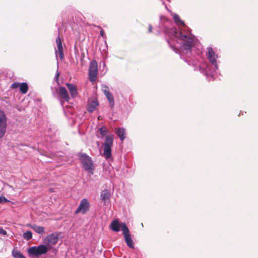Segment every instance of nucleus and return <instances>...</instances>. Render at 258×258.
<instances>
[{"mask_svg":"<svg viewBox=\"0 0 258 258\" xmlns=\"http://www.w3.org/2000/svg\"><path fill=\"white\" fill-rule=\"evenodd\" d=\"M171 14L174 21L178 26L179 30L176 28L167 29L166 33L169 37L168 43L176 52H179L181 56L189 57L191 53V47L193 43V38L189 34L185 32L186 26L179 16L175 13Z\"/></svg>","mask_w":258,"mask_h":258,"instance_id":"f257e3e1","label":"nucleus"},{"mask_svg":"<svg viewBox=\"0 0 258 258\" xmlns=\"http://www.w3.org/2000/svg\"><path fill=\"white\" fill-rule=\"evenodd\" d=\"M99 133L101 136V138L105 137L104 143L103 144V152L102 156L106 159H109L112 157L111 149L113 146L114 135L112 134L108 135L109 131L104 126L99 128Z\"/></svg>","mask_w":258,"mask_h":258,"instance_id":"f03ea898","label":"nucleus"},{"mask_svg":"<svg viewBox=\"0 0 258 258\" xmlns=\"http://www.w3.org/2000/svg\"><path fill=\"white\" fill-rule=\"evenodd\" d=\"M208 58L214 68V72L211 71L210 68L207 65L206 63H203L200 66V70L204 73L206 75H210L212 77L214 76V72L216 73V70L218 69V65L217 63V58L218 56L215 54L212 47L208 48Z\"/></svg>","mask_w":258,"mask_h":258,"instance_id":"7ed1b4c3","label":"nucleus"},{"mask_svg":"<svg viewBox=\"0 0 258 258\" xmlns=\"http://www.w3.org/2000/svg\"><path fill=\"white\" fill-rule=\"evenodd\" d=\"M110 228L114 232H118L121 229L125 242H132L129 229L124 223L120 224L117 220H113L110 225Z\"/></svg>","mask_w":258,"mask_h":258,"instance_id":"20e7f679","label":"nucleus"},{"mask_svg":"<svg viewBox=\"0 0 258 258\" xmlns=\"http://www.w3.org/2000/svg\"><path fill=\"white\" fill-rule=\"evenodd\" d=\"M47 248L44 245L33 246L28 249V254L32 258H39V255L47 252Z\"/></svg>","mask_w":258,"mask_h":258,"instance_id":"39448f33","label":"nucleus"},{"mask_svg":"<svg viewBox=\"0 0 258 258\" xmlns=\"http://www.w3.org/2000/svg\"><path fill=\"white\" fill-rule=\"evenodd\" d=\"M80 158L85 170H87L92 174V171L94 168L91 158L87 155L82 154L81 155Z\"/></svg>","mask_w":258,"mask_h":258,"instance_id":"423d86ee","label":"nucleus"},{"mask_svg":"<svg viewBox=\"0 0 258 258\" xmlns=\"http://www.w3.org/2000/svg\"><path fill=\"white\" fill-rule=\"evenodd\" d=\"M98 74V64L95 60L91 61L89 69V76L90 80L94 82L96 80Z\"/></svg>","mask_w":258,"mask_h":258,"instance_id":"0eeeda50","label":"nucleus"},{"mask_svg":"<svg viewBox=\"0 0 258 258\" xmlns=\"http://www.w3.org/2000/svg\"><path fill=\"white\" fill-rule=\"evenodd\" d=\"M63 234L61 232H55L48 235L45 239L44 242H57L61 241Z\"/></svg>","mask_w":258,"mask_h":258,"instance_id":"6e6552de","label":"nucleus"},{"mask_svg":"<svg viewBox=\"0 0 258 258\" xmlns=\"http://www.w3.org/2000/svg\"><path fill=\"white\" fill-rule=\"evenodd\" d=\"M89 206L90 204L88 201L86 199H83L81 201L78 208L77 209L76 213H86L89 210Z\"/></svg>","mask_w":258,"mask_h":258,"instance_id":"1a4fd4ad","label":"nucleus"},{"mask_svg":"<svg viewBox=\"0 0 258 258\" xmlns=\"http://www.w3.org/2000/svg\"><path fill=\"white\" fill-rule=\"evenodd\" d=\"M56 48L55 50L56 58L57 59V56L59 55V58L62 60L64 58L63 48L60 38L59 36L56 39Z\"/></svg>","mask_w":258,"mask_h":258,"instance_id":"9d476101","label":"nucleus"},{"mask_svg":"<svg viewBox=\"0 0 258 258\" xmlns=\"http://www.w3.org/2000/svg\"><path fill=\"white\" fill-rule=\"evenodd\" d=\"M110 193L107 190H103L100 195V200L104 205H108L110 203Z\"/></svg>","mask_w":258,"mask_h":258,"instance_id":"9b49d317","label":"nucleus"},{"mask_svg":"<svg viewBox=\"0 0 258 258\" xmlns=\"http://www.w3.org/2000/svg\"><path fill=\"white\" fill-rule=\"evenodd\" d=\"M99 103L95 98L90 99L89 100L87 110L90 112L94 111L96 107L98 106Z\"/></svg>","mask_w":258,"mask_h":258,"instance_id":"f8f14e48","label":"nucleus"},{"mask_svg":"<svg viewBox=\"0 0 258 258\" xmlns=\"http://www.w3.org/2000/svg\"><path fill=\"white\" fill-rule=\"evenodd\" d=\"M59 94L60 97L64 101L69 102L70 97L67 89L64 87H61L59 88Z\"/></svg>","mask_w":258,"mask_h":258,"instance_id":"ddd939ff","label":"nucleus"},{"mask_svg":"<svg viewBox=\"0 0 258 258\" xmlns=\"http://www.w3.org/2000/svg\"><path fill=\"white\" fill-rule=\"evenodd\" d=\"M66 86H67L71 96L72 98H75L78 94L77 88L75 85L72 84L67 83Z\"/></svg>","mask_w":258,"mask_h":258,"instance_id":"4468645a","label":"nucleus"},{"mask_svg":"<svg viewBox=\"0 0 258 258\" xmlns=\"http://www.w3.org/2000/svg\"><path fill=\"white\" fill-rule=\"evenodd\" d=\"M115 133L120 138L121 141H123L125 138V130L123 128H117L115 130Z\"/></svg>","mask_w":258,"mask_h":258,"instance_id":"2eb2a0df","label":"nucleus"},{"mask_svg":"<svg viewBox=\"0 0 258 258\" xmlns=\"http://www.w3.org/2000/svg\"><path fill=\"white\" fill-rule=\"evenodd\" d=\"M29 226L34 231H35L36 232H37L38 233L41 234V233H43V232H44V229L43 227L39 226L36 225L35 224L30 225Z\"/></svg>","mask_w":258,"mask_h":258,"instance_id":"dca6fc26","label":"nucleus"},{"mask_svg":"<svg viewBox=\"0 0 258 258\" xmlns=\"http://www.w3.org/2000/svg\"><path fill=\"white\" fill-rule=\"evenodd\" d=\"M0 124H7V118L4 111L0 110Z\"/></svg>","mask_w":258,"mask_h":258,"instance_id":"f3484780","label":"nucleus"},{"mask_svg":"<svg viewBox=\"0 0 258 258\" xmlns=\"http://www.w3.org/2000/svg\"><path fill=\"white\" fill-rule=\"evenodd\" d=\"M7 128V124H0V139L4 137Z\"/></svg>","mask_w":258,"mask_h":258,"instance_id":"a211bd4d","label":"nucleus"},{"mask_svg":"<svg viewBox=\"0 0 258 258\" xmlns=\"http://www.w3.org/2000/svg\"><path fill=\"white\" fill-rule=\"evenodd\" d=\"M20 90L23 94H26L28 90V86L26 83H20Z\"/></svg>","mask_w":258,"mask_h":258,"instance_id":"6ab92c4d","label":"nucleus"},{"mask_svg":"<svg viewBox=\"0 0 258 258\" xmlns=\"http://www.w3.org/2000/svg\"><path fill=\"white\" fill-rule=\"evenodd\" d=\"M105 96L107 98L109 105L111 107H113L114 105V97L112 94L109 93L108 94H106Z\"/></svg>","mask_w":258,"mask_h":258,"instance_id":"aec40b11","label":"nucleus"},{"mask_svg":"<svg viewBox=\"0 0 258 258\" xmlns=\"http://www.w3.org/2000/svg\"><path fill=\"white\" fill-rule=\"evenodd\" d=\"M12 255L15 258H24V256L18 250L14 248L12 251Z\"/></svg>","mask_w":258,"mask_h":258,"instance_id":"412c9836","label":"nucleus"},{"mask_svg":"<svg viewBox=\"0 0 258 258\" xmlns=\"http://www.w3.org/2000/svg\"><path fill=\"white\" fill-rule=\"evenodd\" d=\"M23 237L26 240H29L32 238V234L31 231H28L23 234Z\"/></svg>","mask_w":258,"mask_h":258,"instance_id":"4be33fe9","label":"nucleus"},{"mask_svg":"<svg viewBox=\"0 0 258 258\" xmlns=\"http://www.w3.org/2000/svg\"><path fill=\"white\" fill-rule=\"evenodd\" d=\"M102 90L104 94H105V95H106V94L110 93L109 92V89L108 87L105 85H102Z\"/></svg>","mask_w":258,"mask_h":258,"instance_id":"5701e85b","label":"nucleus"},{"mask_svg":"<svg viewBox=\"0 0 258 258\" xmlns=\"http://www.w3.org/2000/svg\"><path fill=\"white\" fill-rule=\"evenodd\" d=\"M20 83L18 82H15L11 85V88L17 89L20 87Z\"/></svg>","mask_w":258,"mask_h":258,"instance_id":"b1692460","label":"nucleus"},{"mask_svg":"<svg viewBox=\"0 0 258 258\" xmlns=\"http://www.w3.org/2000/svg\"><path fill=\"white\" fill-rule=\"evenodd\" d=\"M8 201H9L5 197L0 196V204L6 203Z\"/></svg>","mask_w":258,"mask_h":258,"instance_id":"393cba45","label":"nucleus"},{"mask_svg":"<svg viewBox=\"0 0 258 258\" xmlns=\"http://www.w3.org/2000/svg\"><path fill=\"white\" fill-rule=\"evenodd\" d=\"M0 234L5 235L7 234V231L3 229V228L0 227Z\"/></svg>","mask_w":258,"mask_h":258,"instance_id":"a878e982","label":"nucleus"},{"mask_svg":"<svg viewBox=\"0 0 258 258\" xmlns=\"http://www.w3.org/2000/svg\"><path fill=\"white\" fill-rule=\"evenodd\" d=\"M126 244L129 247L134 248V243H126Z\"/></svg>","mask_w":258,"mask_h":258,"instance_id":"bb28decb","label":"nucleus"},{"mask_svg":"<svg viewBox=\"0 0 258 258\" xmlns=\"http://www.w3.org/2000/svg\"><path fill=\"white\" fill-rule=\"evenodd\" d=\"M59 75V73L57 72L56 74V76H55V79L57 81H58V76Z\"/></svg>","mask_w":258,"mask_h":258,"instance_id":"cd10ccee","label":"nucleus"},{"mask_svg":"<svg viewBox=\"0 0 258 258\" xmlns=\"http://www.w3.org/2000/svg\"><path fill=\"white\" fill-rule=\"evenodd\" d=\"M152 31V26L151 25H149V32H151Z\"/></svg>","mask_w":258,"mask_h":258,"instance_id":"c85d7f7f","label":"nucleus"},{"mask_svg":"<svg viewBox=\"0 0 258 258\" xmlns=\"http://www.w3.org/2000/svg\"><path fill=\"white\" fill-rule=\"evenodd\" d=\"M103 34H104L103 31V30H101V31H100V35H101L102 37L103 36Z\"/></svg>","mask_w":258,"mask_h":258,"instance_id":"c756f323","label":"nucleus"},{"mask_svg":"<svg viewBox=\"0 0 258 258\" xmlns=\"http://www.w3.org/2000/svg\"><path fill=\"white\" fill-rule=\"evenodd\" d=\"M102 64H103V66H104V67L105 66V63L104 62H102Z\"/></svg>","mask_w":258,"mask_h":258,"instance_id":"7c9ffc66","label":"nucleus"}]
</instances>
